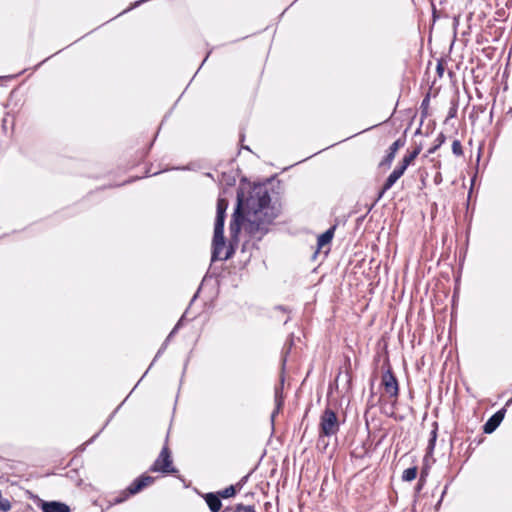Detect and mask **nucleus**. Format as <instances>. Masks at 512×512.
<instances>
[{
	"instance_id": "nucleus-1",
	"label": "nucleus",
	"mask_w": 512,
	"mask_h": 512,
	"mask_svg": "<svg viewBox=\"0 0 512 512\" xmlns=\"http://www.w3.org/2000/svg\"><path fill=\"white\" fill-rule=\"evenodd\" d=\"M271 198L265 185H256L252 188L246 199V214L242 215V201L238 199V206L230 223V233L236 237L241 229L251 239L261 240L269 231V226L280 213L279 208L271 205Z\"/></svg>"
},
{
	"instance_id": "nucleus-2",
	"label": "nucleus",
	"mask_w": 512,
	"mask_h": 512,
	"mask_svg": "<svg viewBox=\"0 0 512 512\" xmlns=\"http://www.w3.org/2000/svg\"><path fill=\"white\" fill-rule=\"evenodd\" d=\"M154 481L155 478L146 473L140 475L126 489L111 495L109 499L110 505H118L125 502L131 496H134L143 491L145 488L151 486Z\"/></svg>"
},
{
	"instance_id": "nucleus-3",
	"label": "nucleus",
	"mask_w": 512,
	"mask_h": 512,
	"mask_svg": "<svg viewBox=\"0 0 512 512\" xmlns=\"http://www.w3.org/2000/svg\"><path fill=\"white\" fill-rule=\"evenodd\" d=\"M150 472H157L163 475L175 474L178 469L174 466L172 452L169 448L168 437H166L165 444L161 449L158 457L151 465Z\"/></svg>"
},
{
	"instance_id": "nucleus-4",
	"label": "nucleus",
	"mask_w": 512,
	"mask_h": 512,
	"mask_svg": "<svg viewBox=\"0 0 512 512\" xmlns=\"http://www.w3.org/2000/svg\"><path fill=\"white\" fill-rule=\"evenodd\" d=\"M340 430V422L337 413L327 407L320 415L319 438L335 436Z\"/></svg>"
},
{
	"instance_id": "nucleus-5",
	"label": "nucleus",
	"mask_w": 512,
	"mask_h": 512,
	"mask_svg": "<svg viewBox=\"0 0 512 512\" xmlns=\"http://www.w3.org/2000/svg\"><path fill=\"white\" fill-rule=\"evenodd\" d=\"M234 254L232 246L226 247L224 229L214 228L212 260H227Z\"/></svg>"
},
{
	"instance_id": "nucleus-6",
	"label": "nucleus",
	"mask_w": 512,
	"mask_h": 512,
	"mask_svg": "<svg viewBox=\"0 0 512 512\" xmlns=\"http://www.w3.org/2000/svg\"><path fill=\"white\" fill-rule=\"evenodd\" d=\"M381 387L384 389L385 395L392 403L397 402L399 396V383L389 364L387 369L382 373Z\"/></svg>"
},
{
	"instance_id": "nucleus-7",
	"label": "nucleus",
	"mask_w": 512,
	"mask_h": 512,
	"mask_svg": "<svg viewBox=\"0 0 512 512\" xmlns=\"http://www.w3.org/2000/svg\"><path fill=\"white\" fill-rule=\"evenodd\" d=\"M422 146L416 145L412 149H408L403 156L402 160L399 162V164L396 166L398 169H401L403 173H405L408 166L413 164L414 160L419 156L421 153Z\"/></svg>"
},
{
	"instance_id": "nucleus-8",
	"label": "nucleus",
	"mask_w": 512,
	"mask_h": 512,
	"mask_svg": "<svg viewBox=\"0 0 512 512\" xmlns=\"http://www.w3.org/2000/svg\"><path fill=\"white\" fill-rule=\"evenodd\" d=\"M405 145V139L404 138H399L397 139L396 141H394L388 151H387V154L386 156L383 158V160L380 162V166H390L392 161L394 160L395 158V155L397 153V151L402 148L403 146Z\"/></svg>"
},
{
	"instance_id": "nucleus-9",
	"label": "nucleus",
	"mask_w": 512,
	"mask_h": 512,
	"mask_svg": "<svg viewBox=\"0 0 512 512\" xmlns=\"http://www.w3.org/2000/svg\"><path fill=\"white\" fill-rule=\"evenodd\" d=\"M403 174L404 173L402 172L401 169H398L397 167H395V169L387 177L385 183L383 184L382 188L380 189L376 201L380 200L383 197V195L386 193V191H388Z\"/></svg>"
},
{
	"instance_id": "nucleus-10",
	"label": "nucleus",
	"mask_w": 512,
	"mask_h": 512,
	"mask_svg": "<svg viewBox=\"0 0 512 512\" xmlns=\"http://www.w3.org/2000/svg\"><path fill=\"white\" fill-rule=\"evenodd\" d=\"M228 208V201L224 198L217 200V216L214 228L224 229L225 215Z\"/></svg>"
},
{
	"instance_id": "nucleus-11",
	"label": "nucleus",
	"mask_w": 512,
	"mask_h": 512,
	"mask_svg": "<svg viewBox=\"0 0 512 512\" xmlns=\"http://www.w3.org/2000/svg\"><path fill=\"white\" fill-rule=\"evenodd\" d=\"M504 411H498L492 415L483 426V431L487 434L492 433L502 422Z\"/></svg>"
},
{
	"instance_id": "nucleus-12",
	"label": "nucleus",
	"mask_w": 512,
	"mask_h": 512,
	"mask_svg": "<svg viewBox=\"0 0 512 512\" xmlns=\"http://www.w3.org/2000/svg\"><path fill=\"white\" fill-rule=\"evenodd\" d=\"M248 475L244 476L236 485H230L223 489L222 491L217 492V494L224 499L233 497L236 495L237 491H240L243 487V484L247 481Z\"/></svg>"
},
{
	"instance_id": "nucleus-13",
	"label": "nucleus",
	"mask_w": 512,
	"mask_h": 512,
	"mask_svg": "<svg viewBox=\"0 0 512 512\" xmlns=\"http://www.w3.org/2000/svg\"><path fill=\"white\" fill-rule=\"evenodd\" d=\"M43 512H70L69 506L60 502H43L41 505Z\"/></svg>"
},
{
	"instance_id": "nucleus-14",
	"label": "nucleus",
	"mask_w": 512,
	"mask_h": 512,
	"mask_svg": "<svg viewBox=\"0 0 512 512\" xmlns=\"http://www.w3.org/2000/svg\"><path fill=\"white\" fill-rule=\"evenodd\" d=\"M204 499L212 512H219L222 508L221 497L217 493H207Z\"/></svg>"
},
{
	"instance_id": "nucleus-15",
	"label": "nucleus",
	"mask_w": 512,
	"mask_h": 512,
	"mask_svg": "<svg viewBox=\"0 0 512 512\" xmlns=\"http://www.w3.org/2000/svg\"><path fill=\"white\" fill-rule=\"evenodd\" d=\"M335 229H336V227L332 226L327 231H325L324 233H322L321 235L318 236V239H317L318 251L322 250L326 245L330 244V242L332 241V239L334 237Z\"/></svg>"
},
{
	"instance_id": "nucleus-16",
	"label": "nucleus",
	"mask_w": 512,
	"mask_h": 512,
	"mask_svg": "<svg viewBox=\"0 0 512 512\" xmlns=\"http://www.w3.org/2000/svg\"><path fill=\"white\" fill-rule=\"evenodd\" d=\"M417 475H418V468H417V466H413V467L407 468L403 471L402 480L411 482L416 479Z\"/></svg>"
},
{
	"instance_id": "nucleus-17",
	"label": "nucleus",
	"mask_w": 512,
	"mask_h": 512,
	"mask_svg": "<svg viewBox=\"0 0 512 512\" xmlns=\"http://www.w3.org/2000/svg\"><path fill=\"white\" fill-rule=\"evenodd\" d=\"M445 140V135L443 133H440L435 139L434 145L428 150V154L435 153L439 149V147L445 142Z\"/></svg>"
},
{
	"instance_id": "nucleus-18",
	"label": "nucleus",
	"mask_w": 512,
	"mask_h": 512,
	"mask_svg": "<svg viewBox=\"0 0 512 512\" xmlns=\"http://www.w3.org/2000/svg\"><path fill=\"white\" fill-rule=\"evenodd\" d=\"M437 439V428L433 429L431 432V437L429 439L428 447H427V453L431 454L434 450L435 443Z\"/></svg>"
},
{
	"instance_id": "nucleus-19",
	"label": "nucleus",
	"mask_w": 512,
	"mask_h": 512,
	"mask_svg": "<svg viewBox=\"0 0 512 512\" xmlns=\"http://www.w3.org/2000/svg\"><path fill=\"white\" fill-rule=\"evenodd\" d=\"M452 151L456 156L463 155L462 144L459 140H454L452 143Z\"/></svg>"
},
{
	"instance_id": "nucleus-20",
	"label": "nucleus",
	"mask_w": 512,
	"mask_h": 512,
	"mask_svg": "<svg viewBox=\"0 0 512 512\" xmlns=\"http://www.w3.org/2000/svg\"><path fill=\"white\" fill-rule=\"evenodd\" d=\"M233 512H256L254 506H245L243 504H237Z\"/></svg>"
},
{
	"instance_id": "nucleus-21",
	"label": "nucleus",
	"mask_w": 512,
	"mask_h": 512,
	"mask_svg": "<svg viewBox=\"0 0 512 512\" xmlns=\"http://www.w3.org/2000/svg\"><path fill=\"white\" fill-rule=\"evenodd\" d=\"M427 474L428 473H427V471L425 469L421 471L419 481H418V483L416 485V490L417 491H420L423 488V486L425 484V481H426Z\"/></svg>"
},
{
	"instance_id": "nucleus-22",
	"label": "nucleus",
	"mask_w": 512,
	"mask_h": 512,
	"mask_svg": "<svg viewBox=\"0 0 512 512\" xmlns=\"http://www.w3.org/2000/svg\"><path fill=\"white\" fill-rule=\"evenodd\" d=\"M443 72H444V66H443V63L442 62H438L437 64V73L440 77L443 76Z\"/></svg>"
},
{
	"instance_id": "nucleus-23",
	"label": "nucleus",
	"mask_w": 512,
	"mask_h": 512,
	"mask_svg": "<svg viewBox=\"0 0 512 512\" xmlns=\"http://www.w3.org/2000/svg\"><path fill=\"white\" fill-rule=\"evenodd\" d=\"M151 145L152 144L150 143L148 148L142 150L141 155H140V159H143L148 154V150L151 147Z\"/></svg>"
},
{
	"instance_id": "nucleus-24",
	"label": "nucleus",
	"mask_w": 512,
	"mask_h": 512,
	"mask_svg": "<svg viewBox=\"0 0 512 512\" xmlns=\"http://www.w3.org/2000/svg\"><path fill=\"white\" fill-rule=\"evenodd\" d=\"M431 4H433V2H431ZM432 9H433V15H434V17H436V9H435L434 5H432Z\"/></svg>"
},
{
	"instance_id": "nucleus-25",
	"label": "nucleus",
	"mask_w": 512,
	"mask_h": 512,
	"mask_svg": "<svg viewBox=\"0 0 512 512\" xmlns=\"http://www.w3.org/2000/svg\"><path fill=\"white\" fill-rule=\"evenodd\" d=\"M140 3H141L140 1H137V2L135 3V5H136V4H140ZM135 5H133L132 7H134Z\"/></svg>"
}]
</instances>
